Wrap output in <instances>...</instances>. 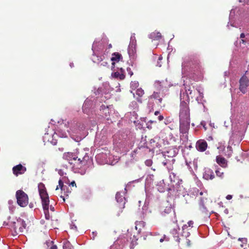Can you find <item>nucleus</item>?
Wrapping results in <instances>:
<instances>
[{
  "label": "nucleus",
  "mask_w": 249,
  "mask_h": 249,
  "mask_svg": "<svg viewBox=\"0 0 249 249\" xmlns=\"http://www.w3.org/2000/svg\"><path fill=\"white\" fill-rule=\"evenodd\" d=\"M76 157L74 160V168L76 169H84L85 170L89 161L88 154L85 150H82L78 152Z\"/></svg>",
  "instance_id": "1"
},
{
  "label": "nucleus",
  "mask_w": 249,
  "mask_h": 249,
  "mask_svg": "<svg viewBox=\"0 0 249 249\" xmlns=\"http://www.w3.org/2000/svg\"><path fill=\"white\" fill-rule=\"evenodd\" d=\"M185 92L187 96V101H190L191 99H195L198 103H201L202 99L203 97L202 93L195 88V86L192 84L187 85L184 84Z\"/></svg>",
  "instance_id": "2"
},
{
  "label": "nucleus",
  "mask_w": 249,
  "mask_h": 249,
  "mask_svg": "<svg viewBox=\"0 0 249 249\" xmlns=\"http://www.w3.org/2000/svg\"><path fill=\"white\" fill-rule=\"evenodd\" d=\"M189 102L181 101L180 104L179 120L190 121Z\"/></svg>",
  "instance_id": "3"
},
{
  "label": "nucleus",
  "mask_w": 249,
  "mask_h": 249,
  "mask_svg": "<svg viewBox=\"0 0 249 249\" xmlns=\"http://www.w3.org/2000/svg\"><path fill=\"white\" fill-rule=\"evenodd\" d=\"M16 197L18 204L21 207H26L28 204V195L22 190H19L16 192Z\"/></svg>",
  "instance_id": "4"
},
{
  "label": "nucleus",
  "mask_w": 249,
  "mask_h": 249,
  "mask_svg": "<svg viewBox=\"0 0 249 249\" xmlns=\"http://www.w3.org/2000/svg\"><path fill=\"white\" fill-rule=\"evenodd\" d=\"M182 66L189 67L194 71L198 70L200 68V62L197 57L191 58L190 60H185L182 63Z\"/></svg>",
  "instance_id": "5"
},
{
  "label": "nucleus",
  "mask_w": 249,
  "mask_h": 249,
  "mask_svg": "<svg viewBox=\"0 0 249 249\" xmlns=\"http://www.w3.org/2000/svg\"><path fill=\"white\" fill-rule=\"evenodd\" d=\"M69 123L67 124H61L56 129L55 133L58 135L61 138H66L68 137V134L70 133L69 128Z\"/></svg>",
  "instance_id": "6"
},
{
  "label": "nucleus",
  "mask_w": 249,
  "mask_h": 249,
  "mask_svg": "<svg viewBox=\"0 0 249 249\" xmlns=\"http://www.w3.org/2000/svg\"><path fill=\"white\" fill-rule=\"evenodd\" d=\"M26 224L25 221L19 218L16 221L13 222V227L16 233L18 234L22 233L24 230L26 228Z\"/></svg>",
  "instance_id": "7"
},
{
  "label": "nucleus",
  "mask_w": 249,
  "mask_h": 249,
  "mask_svg": "<svg viewBox=\"0 0 249 249\" xmlns=\"http://www.w3.org/2000/svg\"><path fill=\"white\" fill-rule=\"evenodd\" d=\"M149 97H150V104H152L153 103V101L155 100V103L158 107H161V104L162 102V98L163 95L162 93L160 92L154 91Z\"/></svg>",
  "instance_id": "8"
},
{
  "label": "nucleus",
  "mask_w": 249,
  "mask_h": 249,
  "mask_svg": "<svg viewBox=\"0 0 249 249\" xmlns=\"http://www.w3.org/2000/svg\"><path fill=\"white\" fill-rule=\"evenodd\" d=\"M239 89L244 94L247 92V87L249 86V79L243 75L239 80Z\"/></svg>",
  "instance_id": "9"
},
{
  "label": "nucleus",
  "mask_w": 249,
  "mask_h": 249,
  "mask_svg": "<svg viewBox=\"0 0 249 249\" xmlns=\"http://www.w3.org/2000/svg\"><path fill=\"white\" fill-rule=\"evenodd\" d=\"M203 193L200 192L199 193V196H197L198 199L199 209L200 210L204 211L206 209V207L205 206V201L207 198L205 196H202Z\"/></svg>",
  "instance_id": "10"
},
{
  "label": "nucleus",
  "mask_w": 249,
  "mask_h": 249,
  "mask_svg": "<svg viewBox=\"0 0 249 249\" xmlns=\"http://www.w3.org/2000/svg\"><path fill=\"white\" fill-rule=\"evenodd\" d=\"M39 196L41 200L49 198L48 194L46 191V188L43 183H40L38 186Z\"/></svg>",
  "instance_id": "11"
},
{
  "label": "nucleus",
  "mask_w": 249,
  "mask_h": 249,
  "mask_svg": "<svg viewBox=\"0 0 249 249\" xmlns=\"http://www.w3.org/2000/svg\"><path fill=\"white\" fill-rule=\"evenodd\" d=\"M180 126L179 130L180 133L182 134L186 133L190 127V121L188 120H179Z\"/></svg>",
  "instance_id": "12"
},
{
  "label": "nucleus",
  "mask_w": 249,
  "mask_h": 249,
  "mask_svg": "<svg viewBox=\"0 0 249 249\" xmlns=\"http://www.w3.org/2000/svg\"><path fill=\"white\" fill-rule=\"evenodd\" d=\"M13 174L18 176L19 175L24 174L26 171V168L22 166L21 164H19L13 167L12 169Z\"/></svg>",
  "instance_id": "13"
},
{
  "label": "nucleus",
  "mask_w": 249,
  "mask_h": 249,
  "mask_svg": "<svg viewBox=\"0 0 249 249\" xmlns=\"http://www.w3.org/2000/svg\"><path fill=\"white\" fill-rule=\"evenodd\" d=\"M196 147L198 151L204 152L207 149L208 144L205 140H199L196 142Z\"/></svg>",
  "instance_id": "14"
},
{
  "label": "nucleus",
  "mask_w": 249,
  "mask_h": 249,
  "mask_svg": "<svg viewBox=\"0 0 249 249\" xmlns=\"http://www.w3.org/2000/svg\"><path fill=\"white\" fill-rule=\"evenodd\" d=\"M63 158L68 160L70 164L73 165V168H74V160L76 158L75 155L71 152L65 153L63 155Z\"/></svg>",
  "instance_id": "15"
},
{
  "label": "nucleus",
  "mask_w": 249,
  "mask_h": 249,
  "mask_svg": "<svg viewBox=\"0 0 249 249\" xmlns=\"http://www.w3.org/2000/svg\"><path fill=\"white\" fill-rule=\"evenodd\" d=\"M60 188L62 191H64V195L68 196L69 194L71 193V191L70 190L69 187L64 185L63 182L61 179H59L58 181V185L56 188V190Z\"/></svg>",
  "instance_id": "16"
},
{
  "label": "nucleus",
  "mask_w": 249,
  "mask_h": 249,
  "mask_svg": "<svg viewBox=\"0 0 249 249\" xmlns=\"http://www.w3.org/2000/svg\"><path fill=\"white\" fill-rule=\"evenodd\" d=\"M169 214L173 215L175 218V220L176 219V213L173 211L171 205H168V206H166L164 210L161 212V214L163 216H166Z\"/></svg>",
  "instance_id": "17"
},
{
  "label": "nucleus",
  "mask_w": 249,
  "mask_h": 249,
  "mask_svg": "<svg viewBox=\"0 0 249 249\" xmlns=\"http://www.w3.org/2000/svg\"><path fill=\"white\" fill-rule=\"evenodd\" d=\"M116 199L117 202L120 203L119 207L120 208L121 210H119V212L122 213L123 209L124 207L125 204V198L121 195L120 193H117L116 194Z\"/></svg>",
  "instance_id": "18"
},
{
  "label": "nucleus",
  "mask_w": 249,
  "mask_h": 249,
  "mask_svg": "<svg viewBox=\"0 0 249 249\" xmlns=\"http://www.w3.org/2000/svg\"><path fill=\"white\" fill-rule=\"evenodd\" d=\"M176 222V224H177V220L175 219V221H174V222ZM179 231V227L177 224H176L175 227L171 231V232L173 235H174L175 240L178 242H179L180 240V238L178 237Z\"/></svg>",
  "instance_id": "19"
},
{
  "label": "nucleus",
  "mask_w": 249,
  "mask_h": 249,
  "mask_svg": "<svg viewBox=\"0 0 249 249\" xmlns=\"http://www.w3.org/2000/svg\"><path fill=\"white\" fill-rule=\"evenodd\" d=\"M123 56L122 54L118 52L114 53L112 54L111 60L112 61V65H115V62H118L120 61H123Z\"/></svg>",
  "instance_id": "20"
},
{
  "label": "nucleus",
  "mask_w": 249,
  "mask_h": 249,
  "mask_svg": "<svg viewBox=\"0 0 249 249\" xmlns=\"http://www.w3.org/2000/svg\"><path fill=\"white\" fill-rule=\"evenodd\" d=\"M203 177L207 180L213 179L214 175L213 171L209 168L206 169L203 174Z\"/></svg>",
  "instance_id": "21"
},
{
  "label": "nucleus",
  "mask_w": 249,
  "mask_h": 249,
  "mask_svg": "<svg viewBox=\"0 0 249 249\" xmlns=\"http://www.w3.org/2000/svg\"><path fill=\"white\" fill-rule=\"evenodd\" d=\"M144 94V91L141 88L137 89L136 91V95L137 96V97H136V99L139 103H142V100L141 98Z\"/></svg>",
  "instance_id": "22"
},
{
  "label": "nucleus",
  "mask_w": 249,
  "mask_h": 249,
  "mask_svg": "<svg viewBox=\"0 0 249 249\" xmlns=\"http://www.w3.org/2000/svg\"><path fill=\"white\" fill-rule=\"evenodd\" d=\"M120 72L116 71L112 74V76L116 78H119L120 80H124L125 78V75L124 74V70L121 68Z\"/></svg>",
  "instance_id": "23"
},
{
  "label": "nucleus",
  "mask_w": 249,
  "mask_h": 249,
  "mask_svg": "<svg viewBox=\"0 0 249 249\" xmlns=\"http://www.w3.org/2000/svg\"><path fill=\"white\" fill-rule=\"evenodd\" d=\"M216 162L222 167H225L227 165V160L226 159L221 156H217L216 158Z\"/></svg>",
  "instance_id": "24"
},
{
  "label": "nucleus",
  "mask_w": 249,
  "mask_h": 249,
  "mask_svg": "<svg viewBox=\"0 0 249 249\" xmlns=\"http://www.w3.org/2000/svg\"><path fill=\"white\" fill-rule=\"evenodd\" d=\"M45 245L46 246V249H57V246L54 244L53 241H47L45 243Z\"/></svg>",
  "instance_id": "25"
},
{
  "label": "nucleus",
  "mask_w": 249,
  "mask_h": 249,
  "mask_svg": "<svg viewBox=\"0 0 249 249\" xmlns=\"http://www.w3.org/2000/svg\"><path fill=\"white\" fill-rule=\"evenodd\" d=\"M43 210H46L47 212V209H49L50 200L49 198L41 200Z\"/></svg>",
  "instance_id": "26"
},
{
  "label": "nucleus",
  "mask_w": 249,
  "mask_h": 249,
  "mask_svg": "<svg viewBox=\"0 0 249 249\" xmlns=\"http://www.w3.org/2000/svg\"><path fill=\"white\" fill-rule=\"evenodd\" d=\"M72 246L71 243L67 240L63 241V249H72Z\"/></svg>",
  "instance_id": "27"
},
{
  "label": "nucleus",
  "mask_w": 249,
  "mask_h": 249,
  "mask_svg": "<svg viewBox=\"0 0 249 249\" xmlns=\"http://www.w3.org/2000/svg\"><path fill=\"white\" fill-rule=\"evenodd\" d=\"M135 229L137 230H138L139 231H140L142 228L144 227V222L143 221H136L135 222Z\"/></svg>",
  "instance_id": "28"
},
{
  "label": "nucleus",
  "mask_w": 249,
  "mask_h": 249,
  "mask_svg": "<svg viewBox=\"0 0 249 249\" xmlns=\"http://www.w3.org/2000/svg\"><path fill=\"white\" fill-rule=\"evenodd\" d=\"M151 36H152L154 39L156 40H159L162 37L161 34L160 32H154L151 35Z\"/></svg>",
  "instance_id": "29"
},
{
  "label": "nucleus",
  "mask_w": 249,
  "mask_h": 249,
  "mask_svg": "<svg viewBox=\"0 0 249 249\" xmlns=\"http://www.w3.org/2000/svg\"><path fill=\"white\" fill-rule=\"evenodd\" d=\"M238 240L242 242V243L240 244V247L245 248L247 244V239L246 238H239Z\"/></svg>",
  "instance_id": "30"
},
{
  "label": "nucleus",
  "mask_w": 249,
  "mask_h": 249,
  "mask_svg": "<svg viewBox=\"0 0 249 249\" xmlns=\"http://www.w3.org/2000/svg\"><path fill=\"white\" fill-rule=\"evenodd\" d=\"M101 110H103V112H105V114L106 117L108 116L107 114L109 113V109L108 107H106L105 105H102L101 106Z\"/></svg>",
  "instance_id": "31"
},
{
  "label": "nucleus",
  "mask_w": 249,
  "mask_h": 249,
  "mask_svg": "<svg viewBox=\"0 0 249 249\" xmlns=\"http://www.w3.org/2000/svg\"><path fill=\"white\" fill-rule=\"evenodd\" d=\"M153 103L152 104H150V97L148 96V103H147V106L148 107L151 108V109H152L153 110V108H154V106L156 105V104L155 103V100H153Z\"/></svg>",
  "instance_id": "32"
},
{
  "label": "nucleus",
  "mask_w": 249,
  "mask_h": 249,
  "mask_svg": "<svg viewBox=\"0 0 249 249\" xmlns=\"http://www.w3.org/2000/svg\"><path fill=\"white\" fill-rule=\"evenodd\" d=\"M139 86L138 82H136L135 81L132 82L131 83V88L132 89H136Z\"/></svg>",
  "instance_id": "33"
},
{
  "label": "nucleus",
  "mask_w": 249,
  "mask_h": 249,
  "mask_svg": "<svg viewBox=\"0 0 249 249\" xmlns=\"http://www.w3.org/2000/svg\"><path fill=\"white\" fill-rule=\"evenodd\" d=\"M89 101H86L83 106V110L84 112H86L87 111L86 110V108L88 107L89 105Z\"/></svg>",
  "instance_id": "34"
},
{
  "label": "nucleus",
  "mask_w": 249,
  "mask_h": 249,
  "mask_svg": "<svg viewBox=\"0 0 249 249\" xmlns=\"http://www.w3.org/2000/svg\"><path fill=\"white\" fill-rule=\"evenodd\" d=\"M227 152H228V155L230 157L231 155L232 152V149L231 146L228 145L227 146Z\"/></svg>",
  "instance_id": "35"
},
{
  "label": "nucleus",
  "mask_w": 249,
  "mask_h": 249,
  "mask_svg": "<svg viewBox=\"0 0 249 249\" xmlns=\"http://www.w3.org/2000/svg\"><path fill=\"white\" fill-rule=\"evenodd\" d=\"M97 61L98 63H101L102 61H103V60L105 59V57L104 55L97 56Z\"/></svg>",
  "instance_id": "36"
},
{
  "label": "nucleus",
  "mask_w": 249,
  "mask_h": 249,
  "mask_svg": "<svg viewBox=\"0 0 249 249\" xmlns=\"http://www.w3.org/2000/svg\"><path fill=\"white\" fill-rule=\"evenodd\" d=\"M215 173H216V176L217 177H219L221 178H222L223 177L224 173H223V172H221L220 170H216Z\"/></svg>",
  "instance_id": "37"
},
{
  "label": "nucleus",
  "mask_w": 249,
  "mask_h": 249,
  "mask_svg": "<svg viewBox=\"0 0 249 249\" xmlns=\"http://www.w3.org/2000/svg\"><path fill=\"white\" fill-rule=\"evenodd\" d=\"M100 65H101V66H103L104 67H108L109 66L108 62L107 60H105V59L103 60V61H102L101 62Z\"/></svg>",
  "instance_id": "38"
},
{
  "label": "nucleus",
  "mask_w": 249,
  "mask_h": 249,
  "mask_svg": "<svg viewBox=\"0 0 249 249\" xmlns=\"http://www.w3.org/2000/svg\"><path fill=\"white\" fill-rule=\"evenodd\" d=\"M45 218L46 219L49 220L50 219V214L49 213V209H47V212L46 210H44Z\"/></svg>",
  "instance_id": "39"
},
{
  "label": "nucleus",
  "mask_w": 249,
  "mask_h": 249,
  "mask_svg": "<svg viewBox=\"0 0 249 249\" xmlns=\"http://www.w3.org/2000/svg\"><path fill=\"white\" fill-rule=\"evenodd\" d=\"M189 227L187 224H185L182 226V231L184 232L185 231L188 230V228Z\"/></svg>",
  "instance_id": "40"
},
{
  "label": "nucleus",
  "mask_w": 249,
  "mask_h": 249,
  "mask_svg": "<svg viewBox=\"0 0 249 249\" xmlns=\"http://www.w3.org/2000/svg\"><path fill=\"white\" fill-rule=\"evenodd\" d=\"M127 71L128 72V74L130 75V76H131L133 74V73L131 71V69L130 68H127Z\"/></svg>",
  "instance_id": "41"
},
{
  "label": "nucleus",
  "mask_w": 249,
  "mask_h": 249,
  "mask_svg": "<svg viewBox=\"0 0 249 249\" xmlns=\"http://www.w3.org/2000/svg\"><path fill=\"white\" fill-rule=\"evenodd\" d=\"M194 224V222L192 220H190L189 221L188 223H187V225H188V226L189 227H193V225Z\"/></svg>",
  "instance_id": "42"
},
{
  "label": "nucleus",
  "mask_w": 249,
  "mask_h": 249,
  "mask_svg": "<svg viewBox=\"0 0 249 249\" xmlns=\"http://www.w3.org/2000/svg\"><path fill=\"white\" fill-rule=\"evenodd\" d=\"M232 198V196L231 195H228L226 196V199L228 200H230Z\"/></svg>",
  "instance_id": "43"
},
{
  "label": "nucleus",
  "mask_w": 249,
  "mask_h": 249,
  "mask_svg": "<svg viewBox=\"0 0 249 249\" xmlns=\"http://www.w3.org/2000/svg\"><path fill=\"white\" fill-rule=\"evenodd\" d=\"M164 119V117L162 115H159V117H158V120L160 121H161L162 120H163Z\"/></svg>",
  "instance_id": "44"
},
{
  "label": "nucleus",
  "mask_w": 249,
  "mask_h": 249,
  "mask_svg": "<svg viewBox=\"0 0 249 249\" xmlns=\"http://www.w3.org/2000/svg\"><path fill=\"white\" fill-rule=\"evenodd\" d=\"M240 37L241 38V39H244V38L245 37V34L243 33H241L240 34Z\"/></svg>",
  "instance_id": "45"
},
{
  "label": "nucleus",
  "mask_w": 249,
  "mask_h": 249,
  "mask_svg": "<svg viewBox=\"0 0 249 249\" xmlns=\"http://www.w3.org/2000/svg\"><path fill=\"white\" fill-rule=\"evenodd\" d=\"M70 185H71L72 186L76 187V183H75V182L74 181H72Z\"/></svg>",
  "instance_id": "46"
},
{
  "label": "nucleus",
  "mask_w": 249,
  "mask_h": 249,
  "mask_svg": "<svg viewBox=\"0 0 249 249\" xmlns=\"http://www.w3.org/2000/svg\"><path fill=\"white\" fill-rule=\"evenodd\" d=\"M240 43H242L243 44H246V41L245 39H241V41H240Z\"/></svg>",
  "instance_id": "47"
},
{
  "label": "nucleus",
  "mask_w": 249,
  "mask_h": 249,
  "mask_svg": "<svg viewBox=\"0 0 249 249\" xmlns=\"http://www.w3.org/2000/svg\"><path fill=\"white\" fill-rule=\"evenodd\" d=\"M186 243H187V246H190V241L188 239H186Z\"/></svg>",
  "instance_id": "48"
},
{
  "label": "nucleus",
  "mask_w": 249,
  "mask_h": 249,
  "mask_svg": "<svg viewBox=\"0 0 249 249\" xmlns=\"http://www.w3.org/2000/svg\"><path fill=\"white\" fill-rule=\"evenodd\" d=\"M160 114V111H156L154 113L155 115H158Z\"/></svg>",
  "instance_id": "49"
},
{
  "label": "nucleus",
  "mask_w": 249,
  "mask_h": 249,
  "mask_svg": "<svg viewBox=\"0 0 249 249\" xmlns=\"http://www.w3.org/2000/svg\"><path fill=\"white\" fill-rule=\"evenodd\" d=\"M60 197L63 198V202H65V196H63L62 195H61Z\"/></svg>",
  "instance_id": "50"
},
{
  "label": "nucleus",
  "mask_w": 249,
  "mask_h": 249,
  "mask_svg": "<svg viewBox=\"0 0 249 249\" xmlns=\"http://www.w3.org/2000/svg\"><path fill=\"white\" fill-rule=\"evenodd\" d=\"M249 73V65H248V70L247 71H246V73Z\"/></svg>",
  "instance_id": "51"
},
{
  "label": "nucleus",
  "mask_w": 249,
  "mask_h": 249,
  "mask_svg": "<svg viewBox=\"0 0 249 249\" xmlns=\"http://www.w3.org/2000/svg\"><path fill=\"white\" fill-rule=\"evenodd\" d=\"M240 2H245V0H239Z\"/></svg>",
  "instance_id": "52"
},
{
  "label": "nucleus",
  "mask_w": 249,
  "mask_h": 249,
  "mask_svg": "<svg viewBox=\"0 0 249 249\" xmlns=\"http://www.w3.org/2000/svg\"><path fill=\"white\" fill-rule=\"evenodd\" d=\"M29 206L30 208H32L33 207V204L31 203L29 204Z\"/></svg>",
  "instance_id": "53"
},
{
  "label": "nucleus",
  "mask_w": 249,
  "mask_h": 249,
  "mask_svg": "<svg viewBox=\"0 0 249 249\" xmlns=\"http://www.w3.org/2000/svg\"><path fill=\"white\" fill-rule=\"evenodd\" d=\"M163 240H164L163 238H161L160 241V242H162L163 241Z\"/></svg>",
  "instance_id": "54"
},
{
  "label": "nucleus",
  "mask_w": 249,
  "mask_h": 249,
  "mask_svg": "<svg viewBox=\"0 0 249 249\" xmlns=\"http://www.w3.org/2000/svg\"><path fill=\"white\" fill-rule=\"evenodd\" d=\"M53 209H54V208H53V207H51V209L52 210H53Z\"/></svg>",
  "instance_id": "55"
},
{
  "label": "nucleus",
  "mask_w": 249,
  "mask_h": 249,
  "mask_svg": "<svg viewBox=\"0 0 249 249\" xmlns=\"http://www.w3.org/2000/svg\"><path fill=\"white\" fill-rule=\"evenodd\" d=\"M161 59H162V57H160H160H159V60H161Z\"/></svg>",
  "instance_id": "56"
},
{
  "label": "nucleus",
  "mask_w": 249,
  "mask_h": 249,
  "mask_svg": "<svg viewBox=\"0 0 249 249\" xmlns=\"http://www.w3.org/2000/svg\"><path fill=\"white\" fill-rule=\"evenodd\" d=\"M117 215H118V216H119V215H120V213H119L117 214Z\"/></svg>",
  "instance_id": "57"
},
{
  "label": "nucleus",
  "mask_w": 249,
  "mask_h": 249,
  "mask_svg": "<svg viewBox=\"0 0 249 249\" xmlns=\"http://www.w3.org/2000/svg\"><path fill=\"white\" fill-rule=\"evenodd\" d=\"M189 232H187V235H185V236H188V235H188V234H189Z\"/></svg>",
  "instance_id": "58"
},
{
  "label": "nucleus",
  "mask_w": 249,
  "mask_h": 249,
  "mask_svg": "<svg viewBox=\"0 0 249 249\" xmlns=\"http://www.w3.org/2000/svg\"><path fill=\"white\" fill-rule=\"evenodd\" d=\"M128 53H130V50H128Z\"/></svg>",
  "instance_id": "59"
}]
</instances>
